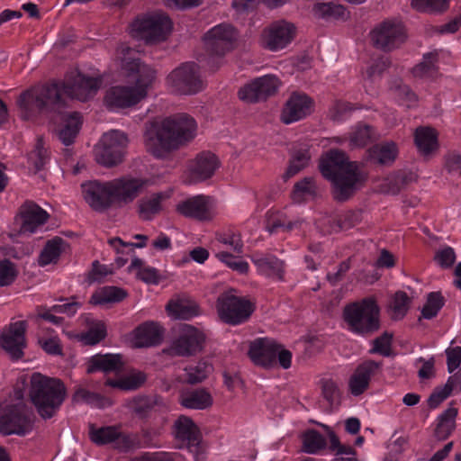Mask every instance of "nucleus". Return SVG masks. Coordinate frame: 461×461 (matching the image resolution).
<instances>
[{
  "label": "nucleus",
  "instance_id": "obj_31",
  "mask_svg": "<svg viewBox=\"0 0 461 461\" xmlns=\"http://www.w3.org/2000/svg\"><path fill=\"white\" fill-rule=\"evenodd\" d=\"M123 366V362L120 355L104 354L95 355L86 362V372L95 373L102 371L104 373L118 372Z\"/></svg>",
  "mask_w": 461,
  "mask_h": 461
},
{
  "label": "nucleus",
  "instance_id": "obj_3",
  "mask_svg": "<svg viewBox=\"0 0 461 461\" xmlns=\"http://www.w3.org/2000/svg\"><path fill=\"white\" fill-rule=\"evenodd\" d=\"M197 134L195 120L187 114L151 122L144 132V146L149 154L164 158L179 145L194 139Z\"/></svg>",
  "mask_w": 461,
  "mask_h": 461
},
{
  "label": "nucleus",
  "instance_id": "obj_27",
  "mask_svg": "<svg viewBox=\"0 0 461 461\" xmlns=\"http://www.w3.org/2000/svg\"><path fill=\"white\" fill-rule=\"evenodd\" d=\"M163 330L154 321L140 324L130 334V342L134 348L150 347L162 340Z\"/></svg>",
  "mask_w": 461,
  "mask_h": 461
},
{
  "label": "nucleus",
  "instance_id": "obj_50",
  "mask_svg": "<svg viewBox=\"0 0 461 461\" xmlns=\"http://www.w3.org/2000/svg\"><path fill=\"white\" fill-rule=\"evenodd\" d=\"M460 379L457 376H450L444 385L436 388L434 392L430 394L428 400L429 405L431 408L438 407L444 400H446L451 394L453 391L460 387Z\"/></svg>",
  "mask_w": 461,
  "mask_h": 461
},
{
  "label": "nucleus",
  "instance_id": "obj_54",
  "mask_svg": "<svg viewBox=\"0 0 461 461\" xmlns=\"http://www.w3.org/2000/svg\"><path fill=\"white\" fill-rule=\"evenodd\" d=\"M374 137H375V132L370 126L366 124H358L350 133V145L355 148L364 147Z\"/></svg>",
  "mask_w": 461,
  "mask_h": 461
},
{
  "label": "nucleus",
  "instance_id": "obj_28",
  "mask_svg": "<svg viewBox=\"0 0 461 461\" xmlns=\"http://www.w3.org/2000/svg\"><path fill=\"white\" fill-rule=\"evenodd\" d=\"M251 261L257 267L259 275L273 280H282L285 267L283 261L274 256L255 254L251 256Z\"/></svg>",
  "mask_w": 461,
  "mask_h": 461
},
{
  "label": "nucleus",
  "instance_id": "obj_20",
  "mask_svg": "<svg viewBox=\"0 0 461 461\" xmlns=\"http://www.w3.org/2000/svg\"><path fill=\"white\" fill-rule=\"evenodd\" d=\"M27 323L25 321L11 322L0 332V348L12 358L18 359L23 357L26 347L25 331Z\"/></svg>",
  "mask_w": 461,
  "mask_h": 461
},
{
  "label": "nucleus",
  "instance_id": "obj_19",
  "mask_svg": "<svg viewBox=\"0 0 461 461\" xmlns=\"http://www.w3.org/2000/svg\"><path fill=\"white\" fill-rule=\"evenodd\" d=\"M49 213L36 203L27 202L23 204L14 219L20 234L31 235L43 229Z\"/></svg>",
  "mask_w": 461,
  "mask_h": 461
},
{
  "label": "nucleus",
  "instance_id": "obj_1",
  "mask_svg": "<svg viewBox=\"0 0 461 461\" xmlns=\"http://www.w3.org/2000/svg\"><path fill=\"white\" fill-rule=\"evenodd\" d=\"M113 64L125 83L111 86L106 91L104 104L110 110L118 112L133 107L147 97L156 83L157 71L141 63L139 51L126 43L117 47Z\"/></svg>",
  "mask_w": 461,
  "mask_h": 461
},
{
  "label": "nucleus",
  "instance_id": "obj_23",
  "mask_svg": "<svg viewBox=\"0 0 461 461\" xmlns=\"http://www.w3.org/2000/svg\"><path fill=\"white\" fill-rule=\"evenodd\" d=\"M82 194L91 208L102 212L114 206L111 182L89 181L81 185Z\"/></svg>",
  "mask_w": 461,
  "mask_h": 461
},
{
  "label": "nucleus",
  "instance_id": "obj_51",
  "mask_svg": "<svg viewBox=\"0 0 461 461\" xmlns=\"http://www.w3.org/2000/svg\"><path fill=\"white\" fill-rule=\"evenodd\" d=\"M456 415L457 410L456 408H448L438 416L435 430L436 437L438 439H445L454 430Z\"/></svg>",
  "mask_w": 461,
  "mask_h": 461
},
{
  "label": "nucleus",
  "instance_id": "obj_52",
  "mask_svg": "<svg viewBox=\"0 0 461 461\" xmlns=\"http://www.w3.org/2000/svg\"><path fill=\"white\" fill-rule=\"evenodd\" d=\"M311 156L310 149L306 145L295 150L285 173V177L290 178L306 167L309 165Z\"/></svg>",
  "mask_w": 461,
  "mask_h": 461
},
{
  "label": "nucleus",
  "instance_id": "obj_5",
  "mask_svg": "<svg viewBox=\"0 0 461 461\" xmlns=\"http://www.w3.org/2000/svg\"><path fill=\"white\" fill-rule=\"evenodd\" d=\"M64 384L57 378L34 373L31 377L30 398L43 419L51 418L66 398Z\"/></svg>",
  "mask_w": 461,
  "mask_h": 461
},
{
  "label": "nucleus",
  "instance_id": "obj_16",
  "mask_svg": "<svg viewBox=\"0 0 461 461\" xmlns=\"http://www.w3.org/2000/svg\"><path fill=\"white\" fill-rule=\"evenodd\" d=\"M282 86L281 79L273 74L258 77L240 88L239 98L247 104H253L275 95Z\"/></svg>",
  "mask_w": 461,
  "mask_h": 461
},
{
  "label": "nucleus",
  "instance_id": "obj_22",
  "mask_svg": "<svg viewBox=\"0 0 461 461\" xmlns=\"http://www.w3.org/2000/svg\"><path fill=\"white\" fill-rule=\"evenodd\" d=\"M205 340L203 330L188 324L181 325L178 338L173 341L170 352L173 355L189 356L201 350Z\"/></svg>",
  "mask_w": 461,
  "mask_h": 461
},
{
  "label": "nucleus",
  "instance_id": "obj_53",
  "mask_svg": "<svg viewBox=\"0 0 461 461\" xmlns=\"http://www.w3.org/2000/svg\"><path fill=\"white\" fill-rule=\"evenodd\" d=\"M409 306V296L404 292H396L389 303V313L393 320H401L406 315Z\"/></svg>",
  "mask_w": 461,
  "mask_h": 461
},
{
  "label": "nucleus",
  "instance_id": "obj_8",
  "mask_svg": "<svg viewBox=\"0 0 461 461\" xmlns=\"http://www.w3.org/2000/svg\"><path fill=\"white\" fill-rule=\"evenodd\" d=\"M237 40L235 29L226 23L219 24L210 29L203 36V42L210 58L208 66L212 70L222 63L221 58L234 49Z\"/></svg>",
  "mask_w": 461,
  "mask_h": 461
},
{
  "label": "nucleus",
  "instance_id": "obj_11",
  "mask_svg": "<svg viewBox=\"0 0 461 461\" xmlns=\"http://www.w3.org/2000/svg\"><path fill=\"white\" fill-rule=\"evenodd\" d=\"M172 23L164 14H151L139 17L130 26L132 38L152 43L162 41L169 33Z\"/></svg>",
  "mask_w": 461,
  "mask_h": 461
},
{
  "label": "nucleus",
  "instance_id": "obj_9",
  "mask_svg": "<svg viewBox=\"0 0 461 461\" xmlns=\"http://www.w3.org/2000/svg\"><path fill=\"white\" fill-rule=\"evenodd\" d=\"M249 357L258 366L271 368L278 363L287 369L291 366L292 353L282 345L268 339H258L250 344Z\"/></svg>",
  "mask_w": 461,
  "mask_h": 461
},
{
  "label": "nucleus",
  "instance_id": "obj_13",
  "mask_svg": "<svg viewBox=\"0 0 461 461\" xmlns=\"http://www.w3.org/2000/svg\"><path fill=\"white\" fill-rule=\"evenodd\" d=\"M216 308L220 319L230 325L246 321L254 311L253 304L249 300L237 296L232 291L219 296Z\"/></svg>",
  "mask_w": 461,
  "mask_h": 461
},
{
  "label": "nucleus",
  "instance_id": "obj_7",
  "mask_svg": "<svg viewBox=\"0 0 461 461\" xmlns=\"http://www.w3.org/2000/svg\"><path fill=\"white\" fill-rule=\"evenodd\" d=\"M216 258L239 274H247L249 263L239 255L243 252V241L240 233L228 230L216 236L213 244Z\"/></svg>",
  "mask_w": 461,
  "mask_h": 461
},
{
  "label": "nucleus",
  "instance_id": "obj_56",
  "mask_svg": "<svg viewBox=\"0 0 461 461\" xmlns=\"http://www.w3.org/2000/svg\"><path fill=\"white\" fill-rule=\"evenodd\" d=\"M444 305V300L439 293H430L427 296V300L422 308L421 314L425 319L435 317Z\"/></svg>",
  "mask_w": 461,
  "mask_h": 461
},
{
  "label": "nucleus",
  "instance_id": "obj_26",
  "mask_svg": "<svg viewBox=\"0 0 461 461\" xmlns=\"http://www.w3.org/2000/svg\"><path fill=\"white\" fill-rule=\"evenodd\" d=\"M382 364L373 360L361 363L348 379V390L354 396L362 394L369 386L371 377L381 368Z\"/></svg>",
  "mask_w": 461,
  "mask_h": 461
},
{
  "label": "nucleus",
  "instance_id": "obj_32",
  "mask_svg": "<svg viewBox=\"0 0 461 461\" xmlns=\"http://www.w3.org/2000/svg\"><path fill=\"white\" fill-rule=\"evenodd\" d=\"M172 194L171 190L155 193L145 196L139 202V213L140 218L149 221L154 218L162 210V203Z\"/></svg>",
  "mask_w": 461,
  "mask_h": 461
},
{
  "label": "nucleus",
  "instance_id": "obj_2",
  "mask_svg": "<svg viewBox=\"0 0 461 461\" xmlns=\"http://www.w3.org/2000/svg\"><path fill=\"white\" fill-rule=\"evenodd\" d=\"M101 85L99 77L75 72L62 84L36 86L25 91L20 95L18 105L24 119L41 112L61 113L66 98L86 101L97 93Z\"/></svg>",
  "mask_w": 461,
  "mask_h": 461
},
{
  "label": "nucleus",
  "instance_id": "obj_44",
  "mask_svg": "<svg viewBox=\"0 0 461 461\" xmlns=\"http://www.w3.org/2000/svg\"><path fill=\"white\" fill-rule=\"evenodd\" d=\"M129 270L134 272L139 279L149 285H158L162 279L155 267L144 266L143 260L137 257L131 259Z\"/></svg>",
  "mask_w": 461,
  "mask_h": 461
},
{
  "label": "nucleus",
  "instance_id": "obj_46",
  "mask_svg": "<svg viewBox=\"0 0 461 461\" xmlns=\"http://www.w3.org/2000/svg\"><path fill=\"white\" fill-rule=\"evenodd\" d=\"M145 380L146 376L143 373L132 371L118 379H108L105 384L122 391H131L139 388Z\"/></svg>",
  "mask_w": 461,
  "mask_h": 461
},
{
  "label": "nucleus",
  "instance_id": "obj_24",
  "mask_svg": "<svg viewBox=\"0 0 461 461\" xmlns=\"http://www.w3.org/2000/svg\"><path fill=\"white\" fill-rule=\"evenodd\" d=\"M219 166L220 162L213 153L201 152L189 161L185 171L186 181L189 184L204 181L213 176Z\"/></svg>",
  "mask_w": 461,
  "mask_h": 461
},
{
  "label": "nucleus",
  "instance_id": "obj_64",
  "mask_svg": "<svg viewBox=\"0 0 461 461\" xmlns=\"http://www.w3.org/2000/svg\"><path fill=\"white\" fill-rule=\"evenodd\" d=\"M403 183L404 179L402 174H392L384 179V184L381 186V191L388 194H396L400 191Z\"/></svg>",
  "mask_w": 461,
  "mask_h": 461
},
{
  "label": "nucleus",
  "instance_id": "obj_6",
  "mask_svg": "<svg viewBox=\"0 0 461 461\" xmlns=\"http://www.w3.org/2000/svg\"><path fill=\"white\" fill-rule=\"evenodd\" d=\"M379 307L374 297L348 304L343 316L348 330L357 334H365L378 328Z\"/></svg>",
  "mask_w": 461,
  "mask_h": 461
},
{
  "label": "nucleus",
  "instance_id": "obj_14",
  "mask_svg": "<svg viewBox=\"0 0 461 461\" xmlns=\"http://www.w3.org/2000/svg\"><path fill=\"white\" fill-rule=\"evenodd\" d=\"M128 142L122 131H110L104 133L95 148L97 162L105 167L121 163L125 157Z\"/></svg>",
  "mask_w": 461,
  "mask_h": 461
},
{
  "label": "nucleus",
  "instance_id": "obj_62",
  "mask_svg": "<svg viewBox=\"0 0 461 461\" xmlns=\"http://www.w3.org/2000/svg\"><path fill=\"white\" fill-rule=\"evenodd\" d=\"M295 225H297V222L286 221L284 215L279 212L270 213L268 215L267 229L270 232L276 231L278 229L290 230H293Z\"/></svg>",
  "mask_w": 461,
  "mask_h": 461
},
{
  "label": "nucleus",
  "instance_id": "obj_57",
  "mask_svg": "<svg viewBox=\"0 0 461 461\" xmlns=\"http://www.w3.org/2000/svg\"><path fill=\"white\" fill-rule=\"evenodd\" d=\"M388 67V62L385 59H377L373 60L366 68L363 74L364 80L368 83L377 81L384 71Z\"/></svg>",
  "mask_w": 461,
  "mask_h": 461
},
{
  "label": "nucleus",
  "instance_id": "obj_17",
  "mask_svg": "<svg viewBox=\"0 0 461 461\" xmlns=\"http://www.w3.org/2000/svg\"><path fill=\"white\" fill-rule=\"evenodd\" d=\"M373 44L381 50L399 47L406 38L403 24L397 19H388L377 24L370 32Z\"/></svg>",
  "mask_w": 461,
  "mask_h": 461
},
{
  "label": "nucleus",
  "instance_id": "obj_59",
  "mask_svg": "<svg viewBox=\"0 0 461 461\" xmlns=\"http://www.w3.org/2000/svg\"><path fill=\"white\" fill-rule=\"evenodd\" d=\"M393 95L401 104L407 107H412L417 103V95L406 85H400L394 87Z\"/></svg>",
  "mask_w": 461,
  "mask_h": 461
},
{
  "label": "nucleus",
  "instance_id": "obj_60",
  "mask_svg": "<svg viewBox=\"0 0 461 461\" xmlns=\"http://www.w3.org/2000/svg\"><path fill=\"white\" fill-rule=\"evenodd\" d=\"M15 266L9 260L0 261V286L10 285L17 276Z\"/></svg>",
  "mask_w": 461,
  "mask_h": 461
},
{
  "label": "nucleus",
  "instance_id": "obj_43",
  "mask_svg": "<svg viewBox=\"0 0 461 461\" xmlns=\"http://www.w3.org/2000/svg\"><path fill=\"white\" fill-rule=\"evenodd\" d=\"M323 427L327 429L330 448L335 455L333 461H358L352 447L341 444L333 430L330 429L327 426L323 425Z\"/></svg>",
  "mask_w": 461,
  "mask_h": 461
},
{
  "label": "nucleus",
  "instance_id": "obj_15",
  "mask_svg": "<svg viewBox=\"0 0 461 461\" xmlns=\"http://www.w3.org/2000/svg\"><path fill=\"white\" fill-rule=\"evenodd\" d=\"M297 33L295 25L286 20H278L267 26L261 32L259 42L270 51H279L294 40Z\"/></svg>",
  "mask_w": 461,
  "mask_h": 461
},
{
  "label": "nucleus",
  "instance_id": "obj_40",
  "mask_svg": "<svg viewBox=\"0 0 461 461\" xmlns=\"http://www.w3.org/2000/svg\"><path fill=\"white\" fill-rule=\"evenodd\" d=\"M127 296L125 290L116 286H104L91 296L90 303L95 305H105L122 301Z\"/></svg>",
  "mask_w": 461,
  "mask_h": 461
},
{
  "label": "nucleus",
  "instance_id": "obj_47",
  "mask_svg": "<svg viewBox=\"0 0 461 461\" xmlns=\"http://www.w3.org/2000/svg\"><path fill=\"white\" fill-rule=\"evenodd\" d=\"M106 336V326L102 321L94 320L89 323L88 330L76 334L75 338L84 345H95Z\"/></svg>",
  "mask_w": 461,
  "mask_h": 461
},
{
  "label": "nucleus",
  "instance_id": "obj_25",
  "mask_svg": "<svg viewBox=\"0 0 461 461\" xmlns=\"http://www.w3.org/2000/svg\"><path fill=\"white\" fill-rule=\"evenodd\" d=\"M314 110V102L303 93H293L285 102L281 121L285 124L296 122L310 115Z\"/></svg>",
  "mask_w": 461,
  "mask_h": 461
},
{
  "label": "nucleus",
  "instance_id": "obj_21",
  "mask_svg": "<svg viewBox=\"0 0 461 461\" xmlns=\"http://www.w3.org/2000/svg\"><path fill=\"white\" fill-rule=\"evenodd\" d=\"M110 182L116 207H122L133 202L147 185V181L143 178L131 176L115 178Z\"/></svg>",
  "mask_w": 461,
  "mask_h": 461
},
{
  "label": "nucleus",
  "instance_id": "obj_33",
  "mask_svg": "<svg viewBox=\"0 0 461 461\" xmlns=\"http://www.w3.org/2000/svg\"><path fill=\"white\" fill-rule=\"evenodd\" d=\"M312 13L315 18L325 21H345L349 16L344 5L334 2L316 3Z\"/></svg>",
  "mask_w": 461,
  "mask_h": 461
},
{
  "label": "nucleus",
  "instance_id": "obj_55",
  "mask_svg": "<svg viewBox=\"0 0 461 461\" xmlns=\"http://www.w3.org/2000/svg\"><path fill=\"white\" fill-rule=\"evenodd\" d=\"M212 367L206 362H198L195 365L185 368L186 381L189 384H196L203 381L212 372Z\"/></svg>",
  "mask_w": 461,
  "mask_h": 461
},
{
  "label": "nucleus",
  "instance_id": "obj_37",
  "mask_svg": "<svg viewBox=\"0 0 461 461\" xmlns=\"http://www.w3.org/2000/svg\"><path fill=\"white\" fill-rule=\"evenodd\" d=\"M166 310L173 320H187L199 314V307L196 303L188 299L171 300Z\"/></svg>",
  "mask_w": 461,
  "mask_h": 461
},
{
  "label": "nucleus",
  "instance_id": "obj_30",
  "mask_svg": "<svg viewBox=\"0 0 461 461\" xmlns=\"http://www.w3.org/2000/svg\"><path fill=\"white\" fill-rule=\"evenodd\" d=\"M89 437L97 445L113 444L118 448L126 447L128 443L127 437L116 427H91Z\"/></svg>",
  "mask_w": 461,
  "mask_h": 461
},
{
  "label": "nucleus",
  "instance_id": "obj_12",
  "mask_svg": "<svg viewBox=\"0 0 461 461\" xmlns=\"http://www.w3.org/2000/svg\"><path fill=\"white\" fill-rule=\"evenodd\" d=\"M167 87L178 95H195L204 88L201 79L199 67L192 62L180 65L167 77Z\"/></svg>",
  "mask_w": 461,
  "mask_h": 461
},
{
  "label": "nucleus",
  "instance_id": "obj_29",
  "mask_svg": "<svg viewBox=\"0 0 461 461\" xmlns=\"http://www.w3.org/2000/svg\"><path fill=\"white\" fill-rule=\"evenodd\" d=\"M414 143L421 156L430 158L439 148L438 134L430 127L417 128L414 132Z\"/></svg>",
  "mask_w": 461,
  "mask_h": 461
},
{
  "label": "nucleus",
  "instance_id": "obj_38",
  "mask_svg": "<svg viewBox=\"0 0 461 461\" xmlns=\"http://www.w3.org/2000/svg\"><path fill=\"white\" fill-rule=\"evenodd\" d=\"M133 238L139 241L136 243L124 242L120 238L109 240V245L118 254L115 260L119 267H122L127 262V258H123V255H130L133 252L134 248L142 249L147 246L148 237L146 235L136 234Z\"/></svg>",
  "mask_w": 461,
  "mask_h": 461
},
{
  "label": "nucleus",
  "instance_id": "obj_34",
  "mask_svg": "<svg viewBox=\"0 0 461 461\" xmlns=\"http://www.w3.org/2000/svg\"><path fill=\"white\" fill-rule=\"evenodd\" d=\"M61 121L62 123L58 135L61 142L68 146L73 143L77 136L81 128L82 118L78 113L73 112L62 114Z\"/></svg>",
  "mask_w": 461,
  "mask_h": 461
},
{
  "label": "nucleus",
  "instance_id": "obj_45",
  "mask_svg": "<svg viewBox=\"0 0 461 461\" xmlns=\"http://www.w3.org/2000/svg\"><path fill=\"white\" fill-rule=\"evenodd\" d=\"M174 432L177 438L187 441L189 444L196 442L199 434L197 426L185 416H181L176 420Z\"/></svg>",
  "mask_w": 461,
  "mask_h": 461
},
{
  "label": "nucleus",
  "instance_id": "obj_35",
  "mask_svg": "<svg viewBox=\"0 0 461 461\" xmlns=\"http://www.w3.org/2000/svg\"><path fill=\"white\" fill-rule=\"evenodd\" d=\"M80 307L81 303L78 302L55 304L51 307V309L49 310L38 309L37 314L32 316V319L34 320L37 323H40V320H44L58 325L61 322V318L55 316L54 313H66L68 316H72Z\"/></svg>",
  "mask_w": 461,
  "mask_h": 461
},
{
  "label": "nucleus",
  "instance_id": "obj_61",
  "mask_svg": "<svg viewBox=\"0 0 461 461\" xmlns=\"http://www.w3.org/2000/svg\"><path fill=\"white\" fill-rule=\"evenodd\" d=\"M434 260L440 267L448 268L456 260V253L452 248L443 247L436 252Z\"/></svg>",
  "mask_w": 461,
  "mask_h": 461
},
{
  "label": "nucleus",
  "instance_id": "obj_4",
  "mask_svg": "<svg viewBox=\"0 0 461 461\" xmlns=\"http://www.w3.org/2000/svg\"><path fill=\"white\" fill-rule=\"evenodd\" d=\"M319 168L321 175L331 182L334 196L339 201L350 197L366 180V176L359 171L358 165L348 161L346 154L337 149L322 155Z\"/></svg>",
  "mask_w": 461,
  "mask_h": 461
},
{
  "label": "nucleus",
  "instance_id": "obj_10",
  "mask_svg": "<svg viewBox=\"0 0 461 461\" xmlns=\"http://www.w3.org/2000/svg\"><path fill=\"white\" fill-rule=\"evenodd\" d=\"M15 395L17 403L0 408V433L24 436L32 430L33 419L22 402L23 393L17 392Z\"/></svg>",
  "mask_w": 461,
  "mask_h": 461
},
{
  "label": "nucleus",
  "instance_id": "obj_36",
  "mask_svg": "<svg viewBox=\"0 0 461 461\" xmlns=\"http://www.w3.org/2000/svg\"><path fill=\"white\" fill-rule=\"evenodd\" d=\"M180 403L187 409L204 410L212 405L213 399L210 392L201 388L183 392L180 394Z\"/></svg>",
  "mask_w": 461,
  "mask_h": 461
},
{
  "label": "nucleus",
  "instance_id": "obj_48",
  "mask_svg": "<svg viewBox=\"0 0 461 461\" xmlns=\"http://www.w3.org/2000/svg\"><path fill=\"white\" fill-rule=\"evenodd\" d=\"M317 194V186L312 177H305L294 185L292 199L300 203L313 199Z\"/></svg>",
  "mask_w": 461,
  "mask_h": 461
},
{
  "label": "nucleus",
  "instance_id": "obj_39",
  "mask_svg": "<svg viewBox=\"0 0 461 461\" xmlns=\"http://www.w3.org/2000/svg\"><path fill=\"white\" fill-rule=\"evenodd\" d=\"M68 249V243L59 237L49 240L41 252L38 262L41 267L56 264L60 256Z\"/></svg>",
  "mask_w": 461,
  "mask_h": 461
},
{
  "label": "nucleus",
  "instance_id": "obj_41",
  "mask_svg": "<svg viewBox=\"0 0 461 461\" xmlns=\"http://www.w3.org/2000/svg\"><path fill=\"white\" fill-rule=\"evenodd\" d=\"M399 153L397 143L392 140L381 142L371 149V157L381 165H391Z\"/></svg>",
  "mask_w": 461,
  "mask_h": 461
},
{
  "label": "nucleus",
  "instance_id": "obj_49",
  "mask_svg": "<svg viewBox=\"0 0 461 461\" xmlns=\"http://www.w3.org/2000/svg\"><path fill=\"white\" fill-rule=\"evenodd\" d=\"M438 55V51L425 54L422 61L413 68V77L422 79L433 78L437 74L436 62Z\"/></svg>",
  "mask_w": 461,
  "mask_h": 461
},
{
  "label": "nucleus",
  "instance_id": "obj_42",
  "mask_svg": "<svg viewBox=\"0 0 461 461\" xmlns=\"http://www.w3.org/2000/svg\"><path fill=\"white\" fill-rule=\"evenodd\" d=\"M302 451L310 455H316L325 449L326 438L315 429L305 430L301 435Z\"/></svg>",
  "mask_w": 461,
  "mask_h": 461
},
{
  "label": "nucleus",
  "instance_id": "obj_63",
  "mask_svg": "<svg viewBox=\"0 0 461 461\" xmlns=\"http://www.w3.org/2000/svg\"><path fill=\"white\" fill-rule=\"evenodd\" d=\"M47 158V151L44 148L42 140H39L35 149L29 155V162L34 166L36 169H41L45 164Z\"/></svg>",
  "mask_w": 461,
  "mask_h": 461
},
{
  "label": "nucleus",
  "instance_id": "obj_18",
  "mask_svg": "<svg viewBox=\"0 0 461 461\" xmlns=\"http://www.w3.org/2000/svg\"><path fill=\"white\" fill-rule=\"evenodd\" d=\"M176 211L185 218L209 221L217 214V206L213 198L198 194L179 201L176 205Z\"/></svg>",
  "mask_w": 461,
  "mask_h": 461
},
{
  "label": "nucleus",
  "instance_id": "obj_58",
  "mask_svg": "<svg viewBox=\"0 0 461 461\" xmlns=\"http://www.w3.org/2000/svg\"><path fill=\"white\" fill-rule=\"evenodd\" d=\"M447 0H411V5L418 11L434 13L447 9Z\"/></svg>",
  "mask_w": 461,
  "mask_h": 461
}]
</instances>
